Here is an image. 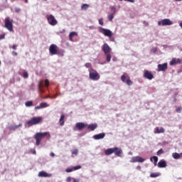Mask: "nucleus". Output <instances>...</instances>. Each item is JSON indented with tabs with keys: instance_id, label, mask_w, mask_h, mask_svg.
I'll list each match as a JSON object with an SVG mask.
<instances>
[{
	"instance_id": "nucleus-1",
	"label": "nucleus",
	"mask_w": 182,
	"mask_h": 182,
	"mask_svg": "<svg viewBox=\"0 0 182 182\" xmlns=\"http://www.w3.org/2000/svg\"><path fill=\"white\" fill-rule=\"evenodd\" d=\"M43 118L41 117H33L30 120L26 122V127H32L39 123H42Z\"/></svg>"
},
{
	"instance_id": "nucleus-2",
	"label": "nucleus",
	"mask_w": 182,
	"mask_h": 182,
	"mask_svg": "<svg viewBox=\"0 0 182 182\" xmlns=\"http://www.w3.org/2000/svg\"><path fill=\"white\" fill-rule=\"evenodd\" d=\"M46 137V132H37L34 135V139L36 140V145L39 146L41 144V141L43 140Z\"/></svg>"
},
{
	"instance_id": "nucleus-3",
	"label": "nucleus",
	"mask_w": 182,
	"mask_h": 182,
	"mask_svg": "<svg viewBox=\"0 0 182 182\" xmlns=\"http://www.w3.org/2000/svg\"><path fill=\"white\" fill-rule=\"evenodd\" d=\"M14 20L11 19L9 17H7L4 20L5 28L8 29L9 32L14 31V25L12 24Z\"/></svg>"
},
{
	"instance_id": "nucleus-4",
	"label": "nucleus",
	"mask_w": 182,
	"mask_h": 182,
	"mask_svg": "<svg viewBox=\"0 0 182 182\" xmlns=\"http://www.w3.org/2000/svg\"><path fill=\"white\" fill-rule=\"evenodd\" d=\"M90 79L95 81L99 80L100 79V75H99V73L96 70H92L90 71Z\"/></svg>"
},
{
	"instance_id": "nucleus-5",
	"label": "nucleus",
	"mask_w": 182,
	"mask_h": 182,
	"mask_svg": "<svg viewBox=\"0 0 182 182\" xmlns=\"http://www.w3.org/2000/svg\"><path fill=\"white\" fill-rule=\"evenodd\" d=\"M121 80L123 83H126L128 86L133 85V81L130 80V77L127 74H124L121 76Z\"/></svg>"
},
{
	"instance_id": "nucleus-6",
	"label": "nucleus",
	"mask_w": 182,
	"mask_h": 182,
	"mask_svg": "<svg viewBox=\"0 0 182 182\" xmlns=\"http://www.w3.org/2000/svg\"><path fill=\"white\" fill-rule=\"evenodd\" d=\"M47 21L51 26H56L58 25V20L55 18V16L53 15H49L47 16Z\"/></svg>"
},
{
	"instance_id": "nucleus-7",
	"label": "nucleus",
	"mask_w": 182,
	"mask_h": 182,
	"mask_svg": "<svg viewBox=\"0 0 182 182\" xmlns=\"http://www.w3.org/2000/svg\"><path fill=\"white\" fill-rule=\"evenodd\" d=\"M158 25H162V26H168L170 25H173V21H171L168 18H164L158 22Z\"/></svg>"
},
{
	"instance_id": "nucleus-8",
	"label": "nucleus",
	"mask_w": 182,
	"mask_h": 182,
	"mask_svg": "<svg viewBox=\"0 0 182 182\" xmlns=\"http://www.w3.org/2000/svg\"><path fill=\"white\" fill-rule=\"evenodd\" d=\"M146 159H144V158L137 156L132 157L130 160V163H144Z\"/></svg>"
},
{
	"instance_id": "nucleus-9",
	"label": "nucleus",
	"mask_w": 182,
	"mask_h": 182,
	"mask_svg": "<svg viewBox=\"0 0 182 182\" xmlns=\"http://www.w3.org/2000/svg\"><path fill=\"white\" fill-rule=\"evenodd\" d=\"M100 32L105 35V36H107L108 38H112V36H113V33H112V31L109 29L102 28L100 30Z\"/></svg>"
},
{
	"instance_id": "nucleus-10",
	"label": "nucleus",
	"mask_w": 182,
	"mask_h": 182,
	"mask_svg": "<svg viewBox=\"0 0 182 182\" xmlns=\"http://www.w3.org/2000/svg\"><path fill=\"white\" fill-rule=\"evenodd\" d=\"M50 55L53 56V55H56L58 53V46L55 44L50 45L49 48Z\"/></svg>"
},
{
	"instance_id": "nucleus-11",
	"label": "nucleus",
	"mask_w": 182,
	"mask_h": 182,
	"mask_svg": "<svg viewBox=\"0 0 182 182\" xmlns=\"http://www.w3.org/2000/svg\"><path fill=\"white\" fill-rule=\"evenodd\" d=\"M102 51L104 52L105 55H107L112 52V48L109 46L107 43H105L102 48Z\"/></svg>"
},
{
	"instance_id": "nucleus-12",
	"label": "nucleus",
	"mask_w": 182,
	"mask_h": 182,
	"mask_svg": "<svg viewBox=\"0 0 182 182\" xmlns=\"http://www.w3.org/2000/svg\"><path fill=\"white\" fill-rule=\"evenodd\" d=\"M144 77L148 79V80H151L154 79V75H153L150 71L145 70L144 72Z\"/></svg>"
},
{
	"instance_id": "nucleus-13",
	"label": "nucleus",
	"mask_w": 182,
	"mask_h": 182,
	"mask_svg": "<svg viewBox=\"0 0 182 182\" xmlns=\"http://www.w3.org/2000/svg\"><path fill=\"white\" fill-rule=\"evenodd\" d=\"M87 127V124H85L83 122H77L75 124V127L77 130H79V132H80L81 130H83V129H85V127Z\"/></svg>"
},
{
	"instance_id": "nucleus-14",
	"label": "nucleus",
	"mask_w": 182,
	"mask_h": 182,
	"mask_svg": "<svg viewBox=\"0 0 182 182\" xmlns=\"http://www.w3.org/2000/svg\"><path fill=\"white\" fill-rule=\"evenodd\" d=\"M168 66V65L167 63H165L164 64H159L158 65L159 72H165V70H167Z\"/></svg>"
},
{
	"instance_id": "nucleus-15",
	"label": "nucleus",
	"mask_w": 182,
	"mask_h": 182,
	"mask_svg": "<svg viewBox=\"0 0 182 182\" xmlns=\"http://www.w3.org/2000/svg\"><path fill=\"white\" fill-rule=\"evenodd\" d=\"M114 154L117 157H121L122 154H123V150H122V149L118 147H114Z\"/></svg>"
},
{
	"instance_id": "nucleus-16",
	"label": "nucleus",
	"mask_w": 182,
	"mask_h": 182,
	"mask_svg": "<svg viewBox=\"0 0 182 182\" xmlns=\"http://www.w3.org/2000/svg\"><path fill=\"white\" fill-rule=\"evenodd\" d=\"M105 136H106V134L100 133V134L94 135L93 139H95V140H102V139H105Z\"/></svg>"
},
{
	"instance_id": "nucleus-17",
	"label": "nucleus",
	"mask_w": 182,
	"mask_h": 182,
	"mask_svg": "<svg viewBox=\"0 0 182 182\" xmlns=\"http://www.w3.org/2000/svg\"><path fill=\"white\" fill-rule=\"evenodd\" d=\"M158 167L159 168H164L167 167V163L166 162V161L164 159H162L159 161Z\"/></svg>"
},
{
	"instance_id": "nucleus-18",
	"label": "nucleus",
	"mask_w": 182,
	"mask_h": 182,
	"mask_svg": "<svg viewBox=\"0 0 182 182\" xmlns=\"http://www.w3.org/2000/svg\"><path fill=\"white\" fill-rule=\"evenodd\" d=\"M87 127L88 130H90L91 132H93L94 130H96L97 129V124H87Z\"/></svg>"
},
{
	"instance_id": "nucleus-19",
	"label": "nucleus",
	"mask_w": 182,
	"mask_h": 182,
	"mask_svg": "<svg viewBox=\"0 0 182 182\" xmlns=\"http://www.w3.org/2000/svg\"><path fill=\"white\" fill-rule=\"evenodd\" d=\"M75 36H77V33H76L75 31H73V32L70 33V34H69V40L71 42H73V38H75Z\"/></svg>"
},
{
	"instance_id": "nucleus-20",
	"label": "nucleus",
	"mask_w": 182,
	"mask_h": 182,
	"mask_svg": "<svg viewBox=\"0 0 182 182\" xmlns=\"http://www.w3.org/2000/svg\"><path fill=\"white\" fill-rule=\"evenodd\" d=\"M182 156V153L178 154L177 152H175L173 154H172V157H173L175 159V160H178V159H181Z\"/></svg>"
},
{
	"instance_id": "nucleus-21",
	"label": "nucleus",
	"mask_w": 182,
	"mask_h": 182,
	"mask_svg": "<svg viewBox=\"0 0 182 182\" xmlns=\"http://www.w3.org/2000/svg\"><path fill=\"white\" fill-rule=\"evenodd\" d=\"M114 153V148H109L105 150V154L106 156H110V154H113Z\"/></svg>"
},
{
	"instance_id": "nucleus-22",
	"label": "nucleus",
	"mask_w": 182,
	"mask_h": 182,
	"mask_svg": "<svg viewBox=\"0 0 182 182\" xmlns=\"http://www.w3.org/2000/svg\"><path fill=\"white\" fill-rule=\"evenodd\" d=\"M22 127V124L20 123L18 125H11L9 127V130H16L18 127Z\"/></svg>"
},
{
	"instance_id": "nucleus-23",
	"label": "nucleus",
	"mask_w": 182,
	"mask_h": 182,
	"mask_svg": "<svg viewBox=\"0 0 182 182\" xmlns=\"http://www.w3.org/2000/svg\"><path fill=\"white\" fill-rule=\"evenodd\" d=\"M60 126H63L65 124V114H62L59 119Z\"/></svg>"
},
{
	"instance_id": "nucleus-24",
	"label": "nucleus",
	"mask_w": 182,
	"mask_h": 182,
	"mask_svg": "<svg viewBox=\"0 0 182 182\" xmlns=\"http://www.w3.org/2000/svg\"><path fill=\"white\" fill-rule=\"evenodd\" d=\"M160 176H161V173L157 172V173H151L150 174V177H151V178H156V177H160Z\"/></svg>"
},
{
	"instance_id": "nucleus-25",
	"label": "nucleus",
	"mask_w": 182,
	"mask_h": 182,
	"mask_svg": "<svg viewBox=\"0 0 182 182\" xmlns=\"http://www.w3.org/2000/svg\"><path fill=\"white\" fill-rule=\"evenodd\" d=\"M65 53V51L63 50H57V53L55 55H58V56H63Z\"/></svg>"
},
{
	"instance_id": "nucleus-26",
	"label": "nucleus",
	"mask_w": 182,
	"mask_h": 182,
	"mask_svg": "<svg viewBox=\"0 0 182 182\" xmlns=\"http://www.w3.org/2000/svg\"><path fill=\"white\" fill-rule=\"evenodd\" d=\"M38 89H39L40 93H45V90H43V88L42 87V82H39V84H38Z\"/></svg>"
},
{
	"instance_id": "nucleus-27",
	"label": "nucleus",
	"mask_w": 182,
	"mask_h": 182,
	"mask_svg": "<svg viewBox=\"0 0 182 182\" xmlns=\"http://www.w3.org/2000/svg\"><path fill=\"white\" fill-rule=\"evenodd\" d=\"M155 130H156V133L158 134L164 133V128L163 127H161L160 129L159 127H156Z\"/></svg>"
},
{
	"instance_id": "nucleus-28",
	"label": "nucleus",
	"mask_w": 182,
	"mask_h": 182,
	"mask_svg": "<svg viewBox=\"0 0 182 182\" xmlns=\"http://www.w3.org/2000/svg\"><path fill=\"white\" fill-rule=\"evenodd\" d=\"M89 8V4H82V6H81V9L82 11H86V9H87Z\"/></svg>"
},
{
	"instance_id": "nucleus-29",
	"label": "nucleus",
	"mask_w": 182,
	"mask_h": 182,
	"mask_svg": "<svg viewBox=\"0 0 182 182\" xmlns=\"http://www.w3.org/2000/svg\"><path fill=\"white\" fill-rule=\"evenodd\" d=\"M153 159H154V163H157L159 161V158L156 156L150 158L151 161H153Z\"/></svg>"
},
{
	"instance_id": "nucleus-30",
	"label": "nucleus",
	"mask_w": 182,
	"mask_h": 182,
	"mask_svg": "<svg viewBox=\"0 0 182 182\" xmlns=\"http://www.w3.org/2000/svg\"><path fill=\"white\" fill-rule=\"evenodd\" d=\"M176 63H176V58H173V59L170 61L169 65H170L171 66H173V65H176Z\"/></svg>"
},
{
	"instance_id": "nucleus-31",
	"label": "nucleus",
	"mask_w": 182,
	"mask_h": 182,
	"mask_svg": "<svg viewBox=\"0 0 182 182\" xmlns=\"http://www.w3.org/2000/svg\"><path fill=\"white\" fill-rule=\"evenodd\" d=\"M39 177H46V172L41 171L38 173Z\"/></svg>"
},
{
	"instance_id": "nucleus-32",
	"label": "nucleus",
	"mask_w": 182,
	"mask_h": 182,
	"mask_svg": "<svg viewBox=\"0 0 182 182\" xmlns=\"http://www.w3.org/2000/svg\"><path fill=\"white\" fill-rule=\"evenodd\" d=\"M26 107H31V106H32V105H33V102L32 101H28L26 102Z\"/></svg>"
},
{
	"instance_id": "nucleus-33",
	"label": "nucleus",
	"mask_w": 182,
	"mask_h": 182,
	"mask_svg": "<svg viewBox=\"0 0 182 182\" xmlns=\"http://www.w3.org/2000/svg\"><path fill=\"white\" fill-rule=\"evenodd\" d=\"M113 18H114V14H111L108 16V20L112 22L113 21Z\"/></svg>"
},
{
	"instance_id": "nucleus-34",
	"label": "nucleus",
	"mask_w": 182,
	"mask_h": 182,
	"mask_svg": "<svg viewBox=\"0 0 182 182\" xmlns=\"http://www.w3.org/2000/svg\"><path fill=\"white\" fill-rule=\"evenodd\" d=\"M105 55L107 56V62L109 63L112 59V55L109 53Z\"/></svg>"
},
{
	"instance_id": "nucleus-35",
	"label": "nucleus",
	"mask_w": 182,
	"mask_h": 182,
	"mask_svg": "<svg viewBox=\"0 0 182 182\" xmlns=\"http://www.w3.org/2000/svg\"><path fill=\"white\" fill-rule=\"evenodd\" d=\"M80 168H82V166L80 165L73 167V171H75L76 170H80Z\"/></svg>"
},
{
	"instance_id": "nucleus-36",
	"label": "nucleus",
	"mask_w": 182,
	"mask_h": 182,
	"mask_svg": "<svg viewBox=\"0 0 182 182\" xmlns=\"http://www.w3.org/2000/svg\"><path fill=\"white\" fill-rule=\"evenodd\" d=\"M72 154H74V156H77V154H79V150H77V149L73 150Z\"/></svg>"
},
{
	"instance_id": "nucleus-37",
	"label": "nucleus",
	"mask_w": 182,
	"mask_h": 182,
	"mask_svg": "<svg viewBox=\"0 0 182 182\" xmlns=\"http://www.w3.org/2000/svg\"><path fill=\"white\" fill-rule=\"evenodd\" d=\"M161 154H164V151H163V149H161L157 151V156H160Z\"/></svg>"
},
{
	"instance_id": "nucleus-38",
	"label": "nucleus",
	"mask_w": 182,
	"mask_h": 182,
	"mask_svg": "<svg viewBox=\"0 0 182 182\" xmlns=\"http://www.w3.org/2000/svg\"><path fill=\"white\" fill-rule=\"evenodd\" d=\"M182 107H176V113H181Z\"/></svg>"
},
{
	"instance_id": "nucleus-39",
	"label": "nucleus",
	"mask_w": 182,
	"mask_h": 182,
	"mask_svg": "<svg viewBox=\"0 0 182 182\" xmlns=\"http://www.w3.org/2000/svg\"><path fill=\"white\" fill-rule=\"evenodd\" d=\"M66 173H72L73 171V168H68L65 169Z\"/></svg>"
},
{
	"instance_id": "nucleus-40",
	"label": "nucleus",
	"mask_w": 182,
	"mask_h": 182,
	"mask_svg": "<svg viewBox=\"0 0 182 182\" xmlns=\"http://www.w3.org/2000/svg\"><path fill=\"white\" fill-rule=\"evenodd\" d=\"M23 77H24V79H28V73H27V72H24V73H23Z\"/></svg>"
},
{
	"instance_id": "nucleus-41",
	"label": "nucleus",
	"mask_w": 182,
	"mask_h": 182,
	"mask_svg": "<svg viewBox=\"0 0 182 182\" xmlns=\"http://www.w3.org/2000/svg\"><path fill=\"white\" fill-rule=\"evenodd\" d=\"M40 107H41V109H43V107H46V102H42L40 104Z\"/></svg>"
},
{
	"instance_id": "nucleus-42",
	"label": "nucleus",
	"mask_w": 182,
	"mask_h": 182,
	"mask_svg": "<svg viewBox=\"0 0 182 182\" xmlns=\"http://www.w3.org/2000/svg\"><path fill=\"white\" fill-rule=\"evenodd\" d=\"M85 68H92V64H90V63H85Z\"/></svg>"
},
{
	"instance_id": "nucleus-43",
	"label": "nucleus",
	"mask_w": 182,
	"mask_h": 182,
	"mask_svg": "<svg viewBox=\"0 0 182 182\" xmlns=\"http://www.w3.org/2000/svg\"><path fill=\"white\" fill-rule=\"evenodd\" d=\"M2 39H5V33L0 35V41H2Z\"/></svg>"
},
{
	"instance_id": "nucleus-44",
	"label": "nucleus",
	"mask_w": 182,
	"mask_h": 182,
	"mask_svg": "<svg viewBox=\"0 0 182 182\" xmlns=\"http://www.w3.org/2000/svg\"><path fill=\"white\" fill-rule=\"evenodd\" d=\"M30 153H31L32 154H36V151L35 149H31Z\"/></svg>"
},
{
	"instance_id": "nucleus-45",
	"label": "nucleus",
	"mask_w": 182,
	"mask_h": 182,
	"mask_svg": "<svg viewBox=\"0 0 182 182\" xmlns=\"http://www.w3.org/2000/svg\"><path fill=\"white\" fill-rule=\"evenodd\" d=\"M111 10L112 11L113 14H114L116 13V7H112Z\"/></svg>"
},
{
	"instance_id": "nucleus-46",
	"label": "nucleus",
	"mask_w": 182,
	"mask_h": 182,
	"mask_svg": "<svg viewBox=\"0 0 182 182\" xmlns=\"http://www.w3.org/2000/svg\"><path fill=\"white\" fill-rule=\"evenodd\" d=\"M15 12H16V14H18V12H21V9L20 8H16L15 9Z\"/></svg>"
},
{
	"instance_id": "nucleus-47",
	"label": "nucleus",
	"mask_w": 182,
	"mask_h": 182,
	"mask_svg": "<svg viewBox=\"0 0 182 182\" xmlns=\"http://www.w3.org/2000/svg\"><path fill=\"white\" fill-rule=\"evenodd\" d=\"M71 180H72V178H70V176H68V177L66 178L65 181H66L67 182H70Z\"/></svg>"
},
{
	"instance_id": "nucleus-48",
	"label": "nucleus",
	"mask_w": 182,
	"mask_h": 182,
	"mask_svg": "<svg viewBox=\"0 0 182 182\" xmlns=\"http://www.w3.org/2000/svg\"><path fill=\"white\" fill-rule=\"evenodd\" d=\"M99 23H100V25H103V18H100L99 20Z\"/></svg>"
},
{
	"instance_id": "nucleus-49",
	"label": "nucleus",
	"mask_w": 182,
	"mask_h": 182,
	"mask_svg": "<svg viewBox=\"0 0 182 182\" xmlns=\"http://www.w3.org/2000/svg\"><path fill=\"white\" fill-rule=\"evenodd\" d=\"M73 182H80V180L75 178H73Z\"/></svg>"
},
{
	"instance_id": "nucleus-50",
	"label": "nucleus",
	"mask_w": 182,
	"mask_h": 182,
	"mask_svg": "<svg viewBox=\"0 0 182 182\" xmlns=\"http://www.w3.org/2000/svg\"><path fill=\"white\" fill-rule=\"evenodd\" d=\"M12 55H14V56H18V53H16V51H13Z\"/></svg>"
},
{
	"instance_id": "nucleus-51",
	"label": "nucleus",
	"mask_w": 182,
	"mask_h": 182,
	"mask_svg": "<svg viewBox=\"0 0 182 182\" xmlns=\"http://www.w3.org/2000/svg\"><path fill=\"white\" fill-rule=\"evenodd\" d=\"M11 48H12V49H14V50H16V45H13Z\"/></svg>"
},
{
	"instance_id": "nucleus-52",
	"label": "nucleus",
	"mask_w": 182,
	"mask_h": 182,
	"mask_svg": "<svg viewBox=\"0 0 182 182\" xmlns=\"http://www.w3.org/2000/svg\"><path fill=\"white\" fill-rule=\"evenodd\" d=\"M127 2H132V4H134V0H125Z\"/></svg>"
},
{
	"instance_id": "nucleus-53",
	"label": "nucleus",
	"mask_w": 182,
	"mask_h": 182,
	"mask_svg": "<svg viewBox=\"0 0 182 182\" xmlns=\"http://www.w3.org/2000/svg\"><path fill=\"white\" fill-rule=\"evenodd\" d=\"M50 156L51 157H55V153L51 152V153L50 154Z\"/></svg>"
},
{
	"instance_id": "nucleus-54",
	"label": "nucleus",
	"mask_w": 182,
	"mask_h": 182,
	"mask_svg": "<svg viewBox=\"0 0 182 182\" xmlns=\"http://www.w3.org/2000/svg\"><path fill=\"white\" fill-rule=\"evenodd\" d=\"M181 59H176V63H181Z\"/></svg>"
},
{
	"instance_id": "nucleus-55",
	"label": "nucleus",
	"mask_w": 182,
	"mask_h": 182,
	"mask_svg": "<svg viewBox=\"0 0 182 182\" xmlns=\"http://www.w3.org/2000/svg\"><path fill=\"white\" fill-rule=\"evenodd\" d=\"M109 38L112 42H114V37H110Z\"/></svg>"
},
{
	"instance_id": "nucleus-56",
	"label": "nucleus",
	"mask_w": 182,
	"mask_h": 182,
	"mask_svg": "<svg viewBox=\"0 0 182 182\" xmlns=\"http://www.w3.org/2000/svg\"><path fill=\"white\" fill-rule=\"evenodd\" d=\"M38 109H41V105L35 107L36 110H38Z\"/></svg>"
},
{
	"instance_id": "nucleus-57",
	"label": "nucleus",
	"mask_w": 182,
	"mask_h": 182,
	"mask_svg": "<svg viewBox=\"0 0 182 182\" xmlns=\"http://www.w3.org/2000/svg\"><path fill=\"white\" fill-rule=\"evenodd\" d=\"M46 86H47V87L49 86V80H46Z\"/></svg>"
},
{
	"instance_id": "nucleus-58",
	"label": "nucleus",
	"mask_w": 182,
	"mask_h": 182,
	"mask_svg": "<svg viewBox=\"0 0 182 182\" xmlns=\"http://www.w3.org/2000/svg\"><path fill=\"white\" fill-rule=\"evenodd\" d=\"M46 177H52V174L51 173H46Z\"/></svg>"
},
{
	"instance_id": "nucleus-59",
	"label": "nucleus",
	"mask_w": 182,
	"mask_h": 182,
	"mask_svg": "<svg viewBox=\"0 0 182 182\" xmlns=\"http://www.w3.org/2000/svg\"><path fill=\"white\" fill-rule=\"evenodd\" d=\"M154 166H157V162L154 163Z\"/></svg>"
},
{
	"instance_id": "nucleus-60",
	"label": "nucleus",
	"mask_w": 182,
	"mask_h": 182,
	"mask_svg": "<svg viewBox=\"0 0 182 182\" xmlns=\"http://www.w3.org/2000/svg\"><path fill=\"white\" fill-rule=\"evenodd\" d=\"M176 2H180L182 0H175Z\"/></svg>"
},
{
	"instance_id": "nucleus-61",
	"label": "nucleus",
	"mask_w": 182,
	"mask_h": 182,
	"mask_svg": "<svg viewBox=\"0 0 182 182\" xmlns=\"http://www.w3.org/2000/svg\"><path fill=\"white\" fill-rule=\"evenodd\" d=\"M180 26H181V28H182V23H180Z\"/></svg>"
},
{
	"instance_id": "nucleus-62",
	"label": "nucleus",
	"mask_w": 182,
	"mask_h": 182,
	"mask_svg": "<svg viewBox=\"0 0 182 182\" xmlns=\"http://www.w3.org/2000/svg\"><path fill=\"white\" fill-rule=\"evenodd\" d=\"M26 4H28V0H24Z\"/></svg>"
},
{
	"instance_id": "nucleus-63",
	"label": "nucleus",
	"mask_w": 182,
	"mask_h": 182,
	"mask_svg": "<svg viewBox=\"0 0 182 182\" xmlns=\"http://www.w3.org/2000/svg\"><path fill=\"white\" fill-rule=\"evenodd\" d=\"M46 136H49V133L46 132Z\"/></svg>"
},
{
	"instance_id": "nucleus-64",
	"label": "nucleus",
	"mask_w": 182,
	"mask_h": 182,
	"mask_svg": "<svg viewBox=\"0 0 182 182\" xmlns=\"http://www.w3.org/2000/svg\"><path fill=\"white\" fill-rule=\"evenodd\" d=\"M44 83H45V85H46V80H44Z\"/></svg>"
}]
</instances>
